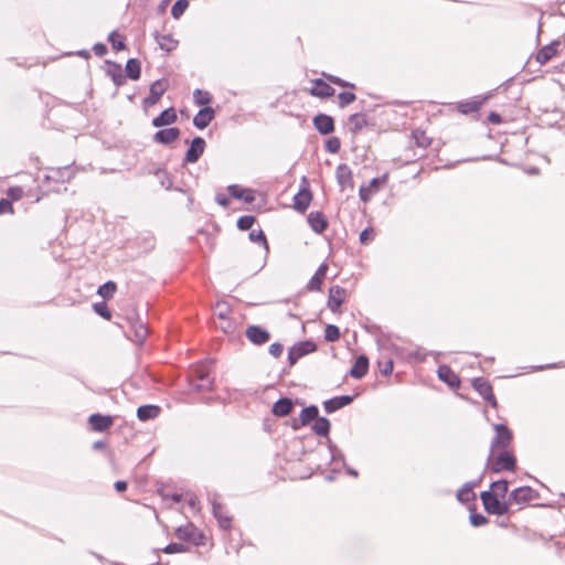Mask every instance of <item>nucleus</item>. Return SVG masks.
Segmentation results:
<instances>
[{"label":"nucleus","instance_id":"nucleus-30","mask_svg":"<svg viewBox=\"0 0 565 565\" xmlns=\"http://www.w3.org/2000/svg\"><path fill=\"white\" fill-rule=\"evenodd\" d=\"M294 403L289 397L279 398L273 406V414L278 417H285L289 415L292 411Z\"/></svg>","mask_w":565,"mask_h":565},{"label":"nucleus","instance_id":"nucleus-37","mask_svg":"<svg viewBox=\"0 0 565 565\" xmlns=\"http://www.w3.org/2000/svg\"><path fill=\"white\" fill-rule=\"evenodd\" d=\"M349 122L353 134L361 131L367 125L366 116L362 113L350 115Z\"/></svg>","mask_w":565,"mask_h":565},{"label":"nucleus","instance_id":"nucleus-36","mask_svg":"<svg viewBox=\"0 0 565 565\" xmlns=\"http://www.w3.org/2000/svg\"><path fill=\"white\" fill-rule=\"evenodd\" d=\"M330 420L326 417H319L315 418V423L311 427V429L318 435V436H328L330 431Z\"/></svg>","mask_w":565,"mask_h":565},{"label":"nucleus","instance_id":"nucleus-29","mask_svg":"<svg viewBox=\"0 0 565 565\" xmlns=\"http://www.w3.org/2000/svg\"><path fill=\"white\" fill-rule=\"evenodd\" d=\"M328 269L327 264H321L318 269L316 270L315 275L310 278L308 281L307 288L310 291H319L321 289V285L323 282V279L326 277Z\"/></svg>","mask_w":565,"mask_h":565},{"label":"nucleus","instance_id":"nucleus-41","mask_svg":"<svg viewBox=\"0 0 565 565\" xmlns=\"http://www.w3.org/2000/svg\"><path fill=\"white\" fill-rule=\"evenodd\" d=\"M499 498H504L509 491V482L505 479H500L491 483L490 490Z\"/></svg>","mask_w":565,"mask_h":565},{"label":"nucleus","instance_id":"nucleus-14","mask_svg":"<svg viewBox=\"0 0 565 565\" xmlns=\"http://www.w3.org/2000/svg\"><path fill=\"white\" fill-rule=\"evenodd\" d=\"M437 375L440 381L446 383L451 388H458L460 386L459 376L451 370L450 366L446 364L438 366Z\"/></svg>","mask_w":565,"mask_h":565},{"label":"nucleus","instance_id":"nucleus-32","mask_svg":"<svg viewBox=\"0 0 565 565\" xmlns=\"http://www.w3.org/2000/svg\"><path fill=\"white\" fill-rule=\"evenodd\" d=\"M335 178L341 189L352 184V171L345 163L337 167Z\"/></svg>","mask_w":565,"mask_h":565},{"label":"nucleus","instance_id":"nucleus-63","mask_svg":"<svg viewBox=\"0 0 565 565\" xmlns=\"http://www.w3.org/2000/svg\"><path fill=\"white\" fill-rule=\"evenodd\" d=\"M93 51L97 56L102 57L107 53V46L104 43H96L93 46Z\"/></svg>","mask_w":565,"mask_h":565},{"label":"nucleus","instance_id":"nucleus-18","mask_svg":"<svg viewBox=\"0 0 565 565\" xmlns=\"http://www.w3.org/2000/svg\"><path fill=\"white\" fill-rule=\"evenodd\" d=\"M344 295L345 290L340 286H332L329 289L328 308L332 312H337L340 306L344 302Z\"/></svg>","mask_w":565,"mask_h":565},{"label":"nucleus","instance_id":"nucleus-62","mask_svg":"<svg viewBox=\"0 0 565 565\" xmlns=\"http://www.w3.org/2000/svg\"><path fill=\"white\" fill-rule=\"evenodd\" d=\"M12 212H13V209H12L11 201L8 199H1L0 200V214L12 213Z\"/></svg>","mask_w":565,"mask_h":565},{"label":"nucleus","instance_id":"nucleus-8","mask_svg":"<svg viewBox=\"0 0 565 565\" xmlns=\"http://www.w3.org/2000/svg\"><path fill=\"white\" fill-rule=\"evenodd\" d=\"M537 498L539 492L535 489L529 486H523L512 490L509 494L508 501L509 504H523L536 500Z\"/></svg>","mask_w":565,"mask_h":565},{"label":"nucleus","instance_id":"nucleus-64","mask_svg":"<svg viewBox=\"0 0 565 565\" xmlns=\"http://www.w3.org/2000/svg\"><path fill=\"white\" fill-rule=\"evenodd\" d=\"M215 201L221 205V206H228L230 205V198L224 194V193H217L215 195Z\"/></svg>","mask_w":565,"mask_h":565},{"label":"nucleus","instance_id":"nucleus-59","mask_svg":"<svg viewBox=\"0 0 565 565\" xmlns=\"http://www.w3.org/2000/svg\"><path fill=\"white\" fill-rule=\"evenodd\" d=\"M329 449H330V452H331V460L332 461L341 460L343 462V465H345L343 454L341 451H339L337 446H334L330 440H329Z\"/></svg>","mask_w":565,"mask_h":565},{"label":"nucleus","instance_id":"nucleus-19","mask_svg":"<svg viewBox=\"0 0 565 565\" xmlns=\"http://www.w3.org/2000/svg\"><path fill=\"white\" fill-rule=\"evenodd\" d=\"M352 401H353V396H351V395L335 396V397L327 399L323 403V408L328 414H331V413H334V412L345 407L347 405L351 404Z\"/></svg>","mask_w":565,"mask_h":565},{"label":"nucleus","instance_id":"nucleus-13","mask_svg":"<svg viewBox=\"0 0 565 565\" xmlns=\"http://www.w3.org/2000/svg\"><path fill=\"white\" fill-rule=\"evenodd\" d=\"M211 503L213 515L217 520L220 527L228 530L232 525V516L227 514L225 507L222 503L216 500H213Z\"/></svg>","mask_w":565,"mask_h":565},{"label":"nucleus","instance_id":"nucleus-20","mask_svg":"<svg viewBox=\"0 0 565 565\" xmlns=\"http://www.w3.org/2000/svg\"><path fill=\"white\" fill-rule=\"evenodd\" d=\"M310 228L317 233H323L328 227V221L322 212H310L307 217Z\"/></svg>","mask_w":565,"mask_h":565},{"label":"nucleus","instance_id":"nucleus-51","mask_svg":"<svg viewBox=\"0 0 565 565\" xmlns=\"http://www.w3.org/2000/svg\"><path fill=\"white\" fill-rule=\"evenodd\" d=\"M355 98H356L355 94H353L351 92H341L338 95L339 106L341 108H344L348 105H350L351 103H353L355 100Z\"/></svg>","mask_w":565,"mask_h":565},{"label":"nucleus","instance_id":"nucleus-39","mask_svg":"<svg viewBox=\"0 0 565 565\" xmlns=\"http://www.w3.org/2000/svg\"><path fill=\"white\" fill-rule=\"evenodd\" d=\"M319 415V409L316 405H309L305 407L299 415L300 424L301 425H308L310 422L315 420L317 416Z\"/></svg>","mask_w":565,"mask_h":565},{"label":"nucleus","instance_id":"nucleus-34","mask_svg":"<svg viewBox=\"0 0 565 565\" xmlns=\"http://www.w3.org/2000/svg\"><path fill=\"white\" fill-rule=\"evenodd\" d=\"M476 482H466L458 491L457 499L460 502H471L476 500V493L473 492V487Z\"/></svg>","mask_w":565,"mask_h":565},{"label":"nucleus","instance_id":"nucleus-3","mask_svg":"<svg viewBox=\"0 0 565 565\" xmlns=\"http://www.w3.org/2000/svg\"><path fill=\"white\" fill-rule=\"evenodd\" d=\"M484 510L490 514L503 515L509 512V501L501 502L492 491H482L480 494Z\"/></svg>","mask_w":565,"mask_h":565},{"label":"nucleus","instance_id":"nucleus-46","mask_svg":"<svg viewBox=\"0 0 565 565\" xmlns=\"http://www.w3.org/2000/svg\"><path fill=\"white\" fill-rule=\"evenodd\" d=\"M134 332H135V340L138 343H142L148 335V329L142 322H138V323L134 324Z\"/></svg>","mask_w":565,"mask_h":565},{"label":"nucleus","instance_id":"nucleus-35","mask_svg":"<svg viewBox=\"0 0 565 565\" xmlns=\"http://www.w3.org/2000/svg\"><path fill=\"white\" fill-rule=\"evenodd\" d=\"M126 76L132 81L140 78L141 67L140 62L137 58H129L125 67Z\"/></svg>","mask_w":565,"mask_h":565},{"label":"nucleus","instance_id":"nucleus-4","mask_svg":"<svg viewBox=\"0 0 565 565\" xmlns=\"http://www.w3.org/2000/svg\"><path fill=\"white\" fill-rule=\"evenodd\" d=\"M487 462L492 473L514 471L516 468L515 457L507 450H502L497 457L493 456V458L490 461L487 460Z\"/></svg>","mask_w":565,"mask_h":565},{"label":"nucleus","instance_id":"nucleus-9","mask_svg":"<svg viewBox=\"0 0 565 565\" xmlns=\"http://www.w3.org/2000/svg\"><path fill=\"white\" fill-rule=\"evenodd\" d=\"M388 178L387 173H384L381 177L373 178L369 184H363L360 186L359 196L361 201L369 202L371 198L376 194L381 188L386 183Z\"/></svg>","mask_w":565,"mask_h":565},{"label":"nucleus","instance_id":"nucleus-16","mask_svg":"<svg viewBox=\"0 0 565 565\" xmlns=\"http://www.w3.org/2000/svg\"><path fill=\"white\" fill-rule=\"evenodd\" d=\"M313 127L321 135H329L334 131V120L331 116L326 114H318L312 120Z\"/></svg>","mask_w":565,"mask_h":565},{"label":"nucleus","instance_id":"nucleus-57","mask_svg":"<svg viewBox=\"0 0 565 565\" xmlns=\"http://www.w3.org/2000/svg\"><path fill=\"white\" fill-rule=\"evenodd\" d=\"M216 316L222 320H227L230 313V307L226 302H217L216 303Z\"/></svg>","mask_w":565,"mask_h":565},{"label":"nucleus","instance_id":"nucleus-6","mask_svg":"<svg viewBox=\"0 0 565 565\" xmlns=\"http://www.w3.org/2000/svg\"><path fill=\"white\" fill-rule=\"evenodd\" d=\"M175 536L184 542H191L195 546L204 544V535L193 524L181 525L175 530Z\"/></svg>","mask_w":565,"mask_h":565},{"label":"nucleus","instance_id":"nucleus-28","mask_svg":"<svg viewBox=\"0 0 565 565\" xmlns=\"http://www.w3.org/2000/svg\"><path fill=\"white\" fill-rule=\"evenodd\" d=\"M161 408L158 405H141L137 408V417L141 422L154 419L160 415Z\"/></svg>","mask_w":565,"mask_h":565},{"label":"nucleus","instance_id":"nucleus-44","mask_svg":"<svg viewBox=\"0 0 565 565\" xmlns=\"http://www.w3.org/2000/svg\"><path fill=\"white\" fill-rule=\"evenodd\" d=\"M413 138L418 147L427 148L431 143V139L426 136L425 131L416 129L413 131Z\"/></svg>","mask_w":565,"mask_h":565},{"label":"nucleus","instance_id":"nucleus-33","mask_svg":"<svg viewBox=\"0 0 565 565\" xmlns=\"http://www.w3.org/2000/svg\"><path fill=\"white\" fill-rule=\"evenodd\" d=\"M154 39H156V42L158 43V45L160 46V49L166 52L173 51L178 45V41H175L171 34H160V33L156 32Z\"/></svg>","mask_w":565,"mask_h":565},{"label":"nucleus","instance_id":"nucleus-53","mask_svg":"<svg viewBox=\"0 0 565 565\" xmlns=\"http://www.w3.org/2000/svg\"><path fill=\"white\" fill-rule=\"evenodd\" d=\"M188 551V546L182 543H170L162 548L166 554L184 553Z\"/></svg>","mask_w":565,"mask_h":565},{"label":"nucleus","instance_id":"nucleus-50","mask_svg":"<svg viewBox=\"0 0 565 565\" xmlns=\"http://www.w3.org/2000/svg\"><path fill=\"white\" fill-rule=\"evenodd\" d=\"M255 222V216L253 215H243L237 220V227L241 231H248L252 228Z\"/></svg>","mask_w":565,"mask_h":565},{"label":"nucleus","instance_id":"nucleus-12","mask_svg":"<svg viewBox=\"0 0 565 565\" xmlns=\"http://www.w3.org/2000/svg\"><path fill=\"white\" fill-rule=\"evenodd\" d=\"M245 334H246V338L253 344H256V345L265 344L270 339V333L266 329H264L259 326H249L246 329Z\"/></svg>","mask_w":565,"mask_h":565},{"label":"nucleus","instance_id":"nucleus-52","mask_svg":"<svg viewBox=\"0 0 565 565\" xmlns=\"http://www.w3.org/2000/svg\"><path fill=\"white\" fill-rule=\"evenodd\" d=\"M341 148V141L338 137H331L324 142L327 152L337 153Z\"/></svg>","mask_w":565,"mask_h":565},{"label":"nucleus","instance_id":"nucleus-43","mask_svg":"<svg viewBox=\"0 0 565 565\" xmlns=\"http://www.w3.org/2000/svg\"><path fill=\"white\" fill-rule=\"evenodd\" d=\"M108 41L115 51H121L126 47L125 39L116 31L109 33Z\"/></svg>","mask_w":565,"mask_h":565},{"label":"nucleus","instance_id":"nucleus-17","mask_svg":"<svg viewBox=\"0 0 565 565\" xmlns=\"http://www.w3.org/2000/svg\"><path fill=\"white\" fill-rule=\"evenodd\" d=\"M88 423L93 430L102 433L111 427L114 419L109 415L95 413L89 416Z\"/></svg>","mask_w":565,"mask_h":565},{"label":"nucleus","instance_id":"nucleus-58","mask_svg":"<svg viewBox=\"0 0 565 565\" xmlns=\"http://www.w3.org/2000/svg\"><path fill=\"white\" fill-rule=\"evenodd\" d=\"M375 233L372 227H366L360 233V242L362 244H369L374 239Z\"/></svg>","mask_w":565,"mask_h":565},{"label":"nucleus","instance_id":"nucleus-11","mask_svg":"<svg viewBox=\"0 0 565 565\" xmlns=\"http://www.w3.org/2000/svg\"><path fill=\"white\" fill-rule=\"evenodd\" d=\"M205 146V140L202 137L193 138L189 149L185 152L184 161L188 163L196 162L203 154Z\"/></svg>","mask_w":565,"mask_h":565},{"label":"nucleus","instance_id":"nucleus-2","mask_svg":"<svg viewBox=\"0 0 565 565\" xmlns=\"http://www.w3.org/2000/svg\"><path fill=\"white\" fill-rule=\"evenodd\" d=\"M493 429L495 435L491 440L490 452L487 458L488 461L493 458L495 450H507L513 438L512 431L504 424H493Z\"/></svg>","mask_w":565,"mask_h":565},{"label":"nucleus","instance_id":"nucleus-26","mask_svg":"<svg viewBox=\"0 0 565 565\" xmlns=\"http://www.w3.org/2000/svg\"><path fill=\"white\" fill-rule=\"evenodd\" d=\"M106 74L113 79L114 84L119 87L125 84L126 77L122 74V68L118 63L106 61Z\"/></svg>","mask_w":565,"mask_h":565},{"label":"nucleus","instance_id":"nucleus-49","mask_svg":"<svg viewBox=\"0 0 565 565\" xmlns=\"http://www.w3.org/2000/svg\"><path fill=\"white\" fill-rule=\"evenodd\" d=\"M194 100L198 105H207L211 102V95L200 88H196L193 93Z\"/></svg>","mask_w":565,"mask_h":565},{"label":"nucleus","instance_id":"nucleus-61","mask_svg":"<svg viewBox=\"0 0 565 565\" xmlns=\"http://www.w3.org/2000/svg\"><path fill=\"white\" fill-rule=\"evenodd\" d=\"M282 351H284V347L281 343L279 342H274L269 345V353L274 356V358H279L281 354H282Z\"/></svg>","mask_w":565,"mask_h":565},{"label":"nucleus","instance_id":"nucleus-48","mask_svg":"<svg viewBox=\"0 0 565 565\" xmlns=\"http://www.w3.org/2000/svg\"><path fill=\"white\" fill-rule=\"evenodd\" d=\"M340 338V330L334 324H328L324 329V339L328 342H334Z\"/></svg>","mask_w":565,"mask_h":565},{"label":"nucleus","instance_id":"nucleus-25","mask_svg":"<svg viewBox=\"0 0 565 565\" xmlns=\"http://www.w3.org/2000/svg\"><path fill=\"white\" fill-rule=\"evenodd\" d=\"M334 93H335L334 88L321 78L315 79L313 86L310 89V94L312 96L322 97V98L331 97L334 95Z\"/></svg>","mask_w":565,"mask_h":565},{"label":"nucleus","instance_id":"nucleus-54","mask_svg":"<svg viewBox=\"0 0 565 565\" xmlns=\"http://www.w3.org/2000/svg\"><path fill=\"white\" fill-rule=\"evenodd\" d=\"M93 308H94L95 312L97 315H99L100 317H103L104 319H110L111 313H110V310H109L108 306L106 305V302H104V301L96 302V303H94Z\"/></svg>","mask_w":565,"mask_h":565},{"label":"nucleus","instance_id":"nucleus-55","mask_svg":"<svg viewBox=\"0 0 565 565\" xmlns=\"http://www.w3.org/2000/svg\"><path fill=\"white\" fill-rule=\"evenodd\" d=\"M469 521L472 526H482L488 523V519L481 513H470Z\"/></svg>","mask_w":565,"mask_h":565},{"label":"nucleus","instance_id":"nucleus-27","mask_svg":"<svg viewBox=\"0 0 565 565\" xmlns=\"http://www.w3.org/2000/svg\"><path fill=\"white\" fill-rule=\"evenodd\" d=\"M367 371H369V359L366 355L362 354L356 358V360L349 373L353 379L360 380L367 373Z\"/></svg>","mask_w":565,"mask_h":565},{"label":"nucleus","instance_id":"nucleus-38","mask_svg":"<svg viewBox=\"0 0 565 565\" xmlns=\"http://www.w3.org/2000/svg\"><path fill=\"white\" fill-rule=\"evenodd\" d=\"M482 103V99H471L461 102L458 104V110L463 115L477 113L480 109Z\"/></svg>","mask_w":565,"mask_h":565},{"label":"nucleus","instance_id":"nucleus-15","mask_svg":"<svg viewBox=\"0 0 565 565\" xmlns=\"http://www.w3.org/2000/svg\"><path fill=\"white\" fill-rule=\"evenodd\" d=\"M180 129L178 127H170L160 129L153 135V141L160 145H170L180 137Z\"/></svg>","mask_w":565,"mask_h":565},{"label":"nucleus","instance_id":"nucleus-7","mask_svg":"<svg viewBox=\"0 0 565 565\" xmlns=\"http://www.w3.org/2000/svg\"><path fill=\"white\" fill-rule=\"evenodd\" d=\"M169 85L167 79L160 78L154 81L149 88V95L142 99L145 108L154 106L159 103L160 98L167 92Z\"/></svg>","mask_w":565,"mask_h":565},{"label":"nucleus","instance_id":"nucleus-23","mask_svg":"<svg viewBox=\"0 0 565 565\" xmlns=\"http://www.w3.org/2000/svg\"><path fill=\"white\" fill-rule=\"evenodd\" d=\"M312 200L311 191L308 188H303L298 191L294 196V207L298 212H305Z\"/></svg>","mask_w":565,"mask_h":565},{"label":"nucleus","instance_id":"nucleus-1","mask_svg":"<svg viewBox=\"0 0 565 565\" xmlns=\"http://www.w3.org/2000/svg\"><path fill=\"white\" fill-rule=\"evenodd\" d=\"M189 385L196 392L211 391L214 385V377L211 376L209 364H198L190 373Z\"/></svg>","mask_w":565,"mask_h":565},{"label":"nucleus","instance_id":"nucleus-5","mask_svg":"<svg viewBox=\"0 0 565 565\" xmlns=\"http://www.w3.org/2000/svg\"><path fill=\"white\" fill-rule=\"evenodd\" d=\"M317 350V345L311 340H305L295 343L288 351V362L295 365L302 356L312 353Z\"/></svg>","mask_w":565,"mask_h":565},{"label":"nucleus","instance_id":"nucleus-21","mask_svg":"<svg viewBox=\"0 0 565 565\" xmlns=\"http://www.w3.org/2000/svg\"><path fill=\"white\" fill-rule=\"evenodd\" d=\"M215 113L212 107L201 108L193 118V125L199 129L206 128L210 122L214 119Z\"/></svg>","mask_w":565,"mask_h":565},{"label":"nucleus","instance_id":"nucleus-22","mask_svg":"<svg viewBox=\"0 0 565 565\" xmlns=\"http://www.w3.org/2000/svg\"><path fill=\"white\" fill-rule=\"evenodd\" d=\"M230 196L244 201L245 203H252L255 200L254 191L252 189L241 188L237 184H231L227 186Z\"/></svg>","mask_w":565,"mask_h":565},{"label":"nucleus","instance_id":"nucleus-40","mask_svg":"<svg viewBox=\"0 0 565 565\" xmlns=\"http://www.w3.org/2000/svg\"><path fill=\"white\" fill-rule=\"evenodd\" d=\"M73 177L72 171L68 167H63L58 169H52L51 174H49L47 179H53L56 181L65 182L68 181Z\"/></svg>","mask_w":565,"mask_h":565},{"label":"nucleus","instance_id":"nucleus-47","mask_svg":"<svg viewBox=\"0 0 565 565\" xmlns=\"http://www.w3.org/2000/svg\"><path fill=\"white\" fill-rule=\"evenodd\" d=\"M249 239L252 242L260 243L264 246L266 253H268V250H269L268 242H267V238L262 230L252 231L249 233Z\"/></svg>","mask_w":565,"mask_h":565},{"label":"nucleus","instance_id":"nucleus-10","mask_svg":"<svg viewBox=\"0 0 565 565\" xmlns=\"http://www.w3.org/2000/svg\"><path fill=\"white\" fill-rule=\"evenodd\" d=\"M472 387L478 392V394L487 401L492 407L498 406L497 398L493 394L492 386L490 383L483 377H476L472 380Z\"/></svg>","mask_w":565,"mask_h":565},{"label":"nucleus","instance_id":"nucleus-24","mask_svg":"<svg viewBox=\"0 0 565 565\" xmlns=\"http://www.w3.org/2000/svg\"><path fill=\"white\" fill-rule=\"evenodd\" d=\"M178 119L177 111L173 107H169L160 113L159 116L152 119L153 127H163L174 124Z\"/></svg>","mask_w":565,"mask_h":565},{"label":"nucleus","instance_id":"nucleus-42","mask_svg":"<svg viewBox=\"0 0 565 565\" xmlns=\"http://www.w3.org/2000/svg\"><path fill=\"white\" fill-rule=\"evenodd\" d=\"M117 286L114 281H107L98 287L97 294L104 298L109 299L116 292Z\"/></svg>","mask_w":565,"mask_h":565},{"label":"nucleus","instance_id":"nucleus-45","mask_svg":"<svg viewBox=\"0 0 565 565\" xmlns=\"http://www.w3.org/2000/svg\"><path fill=\"white\" fill-rule=\"evenodd\" d=\"M188 7H189L188 0H177L171 8V15L174 19H179L184 13V11L186 10Z\"/></svg>","mask_w":565,"mask_h":565},{"label":"nucleus","instance_id":"nucleus-56","mask_svg":"<svg viewBox=\"0 0 565 565\" xmlns=\"http://www.w3.org/2000/svg\"><path fill=\"white\" fill-rule=\"evenodd\" d=\"M381 374L390 375L393 372V361L390 359L377 362Z\"/></svg>","mask_w":565,"mask_h":565},{"label":"nucleus","instance_id":"nucleus-60","mask_svg":"<svg viewBox=\"0 0 565 565\" xmlns=\"http://www.w3.org/2000/svg\"><path fill=\"white\" fill-rule=\"evenodd\" d=\"M328 79H329L331 83H333V84H335V85H338V86L354 88V84L349 83V82H347V81H344V79H342V78H340V77H338V76L329 75V76H328Z\"/></svg>","mask_w":565,"mask_h":565},{"label":"nucleus","instance_id":"nucleus-31","mask_svg":"<svg viewBox=\"0 0 565 565\" xmlns=\"http://www.w3.org/2000/svg\"><path fill=\"white\" fill-rule=\"evenodd\" d=\"M559 46V41H553L550 44L543 46L536 54V61L540 64L547 63L556 53Z\"/></svg>","mask_w":565,"mask_h":565}]
</instances>
